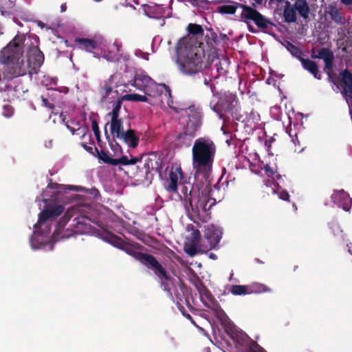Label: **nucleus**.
<instances>
[{
	"label": "nucleus",
	"mask_w": 352,
	"mask_h": 352,
	"mask_svg": "<svg viewBox=\"0 0 352 352\" xmlns=\"http://www.w3.org/2000/svg\"><path fill=\"white\" fill-rule=\"evenodd\" d=\"M73 232L74 234H84L88 232V217L85 214L76 217L73 220Z\"/></svg>",
	"instance_id": "obj_14"
},
{
	"label": "nucleus",
	"mask_w": 352,
	"mask_h": 352,
	"mask_svg": "<svg viewBox=\"0 0 352 352\" xmlns=\"http://www.w3.org/2000/svg\"><path fill=\"white\" fill-rule=\"evenodd\" d=\"M249 29H250V30H252V27H251V26H249Z\"/></svg>",
	"instance_id": "obj_51"
},
{
	"label": "nucleus",
	"mask_w": 352,
	"mask_h": 352,
	"mask_svg": "<svg viewBox=\"0 0 352 352\" xmlns=\"http://www.w3.org/2000/svg\"><path fill=\"white\" fill-rule=\"evenodd\" d=\"M240 7L243 9L241 12L242 19L253 21L260 28L267 27V21L266 19L256 10L243 5H240Z\"/></svg>",
	"instance_id": "obj_9"
},
{
	"label": "nucleus",
	"mask_w": 352,
	"mask_h": 352,
	"mask_svg": "<svg viewBox=\"0 0 352 352\" xmlns=\"http://www.w3.org/2000/svg\"><path fill=\"white\" fill-rule=\"evenodd\" d=\"M188 204L186 205V209L192 217H198L201 212H206L209 208L207 207L209 199L206 195H196L190 194Z\"/></svg>",
	"instance_id": "obj_6"
},
{
	"label": "nucleus",
	"mask_w": 352,
	"mask_h": 352,
	"mask_svg": "<svg viewBox=\"0 0 352 352\" xmlns=\"http://www.w3.org/2000/svg\"><path fill=\"white\" fill-rule=\"evenodd\" d=\"M71 215L69 212H67L64 216L58 222V226L61 228L65 226L67 221L70 219Z\"/></svg>",
	"instance_id": "obj_31"
},
{
	"label": "nucleus",
	"mask_w": 352,
	"mask_h": 352,
	"mask_svg": "<svg viewBox=\"0 0 352 352\" xmlns=\"http://www.w3.org/2000/svg\"><path fill=\"white\" fill-rule=\"evenodd\" d=\"M349 251H350V252L352 254V251H351V250H349Z\"/></svg>",
	"instance_id": "obj_52"
},
{
	"label": "nucleus",
	"mask_w": 352,
	"mask_h": 352,
	"mask_svg": "<svg viewBox=\"0 0 352 352\" xmlns=\"http://www.w3.org/2000/svg\"><path fill=\"white\" fill-rule=\"evenodd\" d=\"M0 91L7 93L10 101L23 100L28 95V88L21 79L17 78L12 81L0 84Z\"/></svg>",
	"instance_id": "obj_4"
},
{
	"label": "nucleus",
	"mask_w": 352,
	"mask_h": 352,
	"mask_svg": "<svg viewBox=\"0 0 352 352\" xmlns=\"http://www.w3.org/2000/svg\"><path fill=\"white\" fill-rule=\"evenodd\" d=\"M48 187L50 188H55L58 190V192H59V190L60 189H67V190H71L74 191H78L80 188L81 190H85L87 191L85 188H83L82 187L75 186H70V185H59L58 184H50L48 185Z\"/></svg>",
	"instance_id": "obj_25"
},
{
	"label": "nucleus",
	"mask_w": 352,
	"mask_h": 352,
	"mask_svg": "<svg viewBox=\"0 0 352 352\" xmlns=\"http://www.w3.org/2000/svg\"><path fill=\"white\" fill-rule=\"evenodd\" d=\"M91 195L94 197H96L98 195V191L95 188L89 189V197Z\"/></svg>",
	"instance_id": "obj_38"
},
{
	"label": "nucleus",
	"mask_w": 352,
	"mask_h": 352,
	"mask_svg": "<svg viewBox=\"0 0 352 352\" xmlns=\"http://www.w3.org/2000/svg\"><path fill=\"white\" fill-rule=\"evenodd\" d=\"M98 157L102 162L113 165H116L118 164V159H111L107 153L104 152H101L98 153Z\"/></svg>",
	"instance_id": "obj_27"
},
{
	"label": "nucleus",
	"mask_w": 352,
	"mask_h": 352,
	"mask_svg": "<svg viewBox=\"0 0 352 352\" xmlns=\"http://www.w3.org/2000/svg\"><path fill=\"white\" fill-rule=\"evenodd\" d=\"M91 127H92V130H93L96 138L99 140L100 132H99L98 124L96 121L93 120L91 122Z\"/></svg>",
	"instance_id": "obj_34"
},
{
	"label": "nucleus",
	"mask_w": 352,
	"mask_h": 352,
	"mask_svg": "<svg viewBox=\"0 0 352 352\" xmlns=\"http://www.w3.org/2000/svg\"><path fill=\"white\" fill-rule=\"evenodd\" d=\"M134 86L143 90L146 95L151 98H156L158 92L166 87L162 85H156L148 76L140 74L136 76L134 80Z\"/></svg>",
	"instance_id": "obj_5"
},
{
	"label": "nucleus",
	"mask_w": 352,
	"mask_h": 352,
	"mask_svg": "<svg viewBox=\"0 0 352 352\" xmlns=\"http://www.w3.org/2000/svg\"><path fill=\"white\" fill-rule=\"evenodd\" d=\"M295 8L300 14L306 18L309 12V8L307 3L302 0H297L295 3Z\"/></svg>",
	"instance_id": "obj_21"
},
{
	"label": "nucleus",
	"mask_w": 352,
	"mask_h": 352,
	"mask_svg": "<svg viewBox=\"0 0 352 352\" xmlns=\"http://www.w3.org/2000/svg\"><path fill=\"white\" fill-rule=\"evenodd\" d=\"M265 170L267 176H272L274 173L268 166H265Z\"/></svg>",
	"instance_id": "obj_37"
},
{
	"label": "nucleus",
	"mask_w": 352,
	"mask_h": 352,
	"mask_svg": "<svg viewBox=\"0 0 352 352\" xmlns=\"http://www.w3.org/2000/svg\"><path fill=\"white\" fill-rule=\"evenodd\" d=\"M120 102H118L113 108L112 112L109 113L111 117V121L107 124L109 125L110 133L113 138H119L122 137V134L125 131L122 126V122L118 118L119 111L120 109Z\"/></svg>",
	"instance_id": "obj_7"
},
{
	"label": "nucleus",
	"mask_w": 352,
	"mask_h": 352,
	"mask_svg": "<svg viewBox=\"0 0 352 352\" xmlns=\"http://www.w3.org/2000/svg\"><path fill=\"white\" fill-rule=\"evenodd\" d=\"M284 16L287 22H294L296 21V12L293 8H289L288 6L284 7Z\"/></svg>",
	"instance_id": "obj_23"
},
{
	"label": "nucleus",
	"mask_w": 352,
	"mask_h": 352,
	"mask_svg": "<svg viewBox=\"0 0 352 352\" xmlns=\"http://www.w3.org/2000/svg\"><path fill=\"white\" fill-rule=\"evenodd\" d=\"M155 98H151L149 96H146L143 95H140L138 94H126L123 96V99L125 100H129V101H141V102H148L151 104L157 102V101H153Z\"/></svg>",
	"instance_id": "obj_17"
},
{
	"label": "nucleus",
	"mask_w": 352,
	"mask_h": 352,
	"mask_svg": "<svg viewBox=\"0 0 352 352\" xmlns=\"http://www.w3.org/2000/svg\"><path fill=\"white\" fill-rule=\"evenodd\" d=\"M91 149H92V148H91V147H89V151H91Z\"/></svg>",
	"instance_id": "obj_50"
},
{
	"label": "nucleus",
	"mask_w": 352,
	"mask_h": 352,
	"mask_svg": "<svg viewBox=\"0 0 352 352\" xmlns=\"http://www.w3.org/2000/svg\"><path fill=\"white\" fill-rule=\"evenodd\" d=\"M14 113V109L10 105L6 104L3 106V116L6 118L11 117Z\"/></svg>",
	"instance_id": "obj_30"
},
{
	"label": "nucleus",
	"mask_w": 352,
	"mask_h": 352,
	"mask_svg": "<svg viewBox=\"0 0 352 352\" xmlns=\"http://www.w3.org/2000/svg\"><path fill=\"white\" fill-rule=\"evenodd\" d=\"M221 231L214 225H209L206 228L205 237L209 243V248H214L220 241Z\"/></svg>",
	"instance_id": "obj_11"
},
{
	"label": "nucleus",
	"mask_w": 352,
	"mask_h": 352,
	"mask_svg": "<svg viewBox=\"0 0 352 352\" xmlns=\"http://www.w3.org/2000/svg\"><path fill=\"white\" fill-rule=\"evenodd\" d=\"M192 238L193 239V243H194L195 248H199L197 242L200 239V233H199V232L198 230H193L192 232Z\"/></svg>",
	"instance_id": "obj_33"
},
{
	"label": "nucleus",
	"mask_w": 352,
	"mask_h": 352,
	"mask_svg": "<svg viewBox=\"0 0 352 352\" xmlns=\"http://www.w3.org/2000/svg\"><path fill=\"white\" fill-rule=\"evenodd\" d=\"M81 146L85 150L88 151V145L87 142H82Z\"/></svg>",
	"instance_id": "obj_41"
},
{
	"label": "nucleus",
	"mask_w": 352,
	"mask_h": 352,
	"mask_svg": "<svg viewBox=\"0 0 352 352\" xmlns=\"http://www.w3.org/2000/svg\"><path fill=\"white\" fill-rule=\"evenodd\" d=\"M255 2L257 3V4H261L263 1V0H254Z\"/></svg>",
	"instance_id": "obj_46"
},
{
	"label": "nucleus",
	"mask_w": 352,
	"mask_h": 352,
	"mask_svg": "<svg viewBox=\"0 0 352 352\" xmlns=\"http://www.w3.org/2000/svg\"><path fill=\"white\" fill-rule=\"evenodd\" d=\"M240 6L237 3H232V4L223 5L218 8L219 12L222 14H234L238 6Z\"/></svg>",
	"instance_id": "obj_20"
},
{
	"label": "nucleus",
	"mask_w": 352,
	"mask_h": 352,
	"mask_svg": "<svg viewBox=\"0 0 352 352\" xmlns=\"http://www.w3.org/2000/svg\"><path fill=\"white\" fill-rule=\"evenodd\" d=\"M316 57L322 58L324 60L327 68L331 67L333 60V54L327 50L322 49L319 52L318 56Z\"/></svg>",
	"instance_id": "obj_19"
},
{
	"label": "nucleus",
	"mask_w": 352,
	"mask_h": 352,
	"mask_svg": "<svg viewBox=\"0 0 352 352\" xmlns=\"http://www.w3.org/2000/svg\"><path fill=\"white\" fill-rule=\"evenodd\" d=\"M182 179V173L180 168H172L166 184V190L169 192H176L177 185Z\"/></svg>",
	"instance_id": "obj_12"
},
{
	"label": "nucleus",
	"mask_w": 352,
	"mask_h": 352,
	"mask_svg": "<svg viewBox=\"0 0 352 352\" xmlns=\"http://www.w3.org/2000/svg\"><path fill=\"white\" fill-rule=\"evenodd\" d=\"M166 96H168L169 95V93L166 90V94H165Z\"/></svg>",
	"instance_id": "obj_47"
},
{
	"label": "nucleus",
	"mask_w": 352,
	"mask_h": 352,
	"mask_svg": "<svg viewBox=\"0 0 352 352\" xmlns=\"http://www.w3.org/2000/svg\"><path fill=\"white\" fill-rule=\"evenodd\" d=\"M118 164L121 163L124 165H129V164H135L139 161V158L137 157H133L130 160L127 157H122L120 159L118 160Z\"/></svg>",
	"instance_id": "obj_29"
},
{
	"label": "nucleus",
	"mask_w": 352,
	"mask_h": 352,
	"mask_svg": "<svg viewBox=\"0 0 352 352\" xmlns=\"http://www.w3.org/2000/svg\"><path fill=\"white\" fill-rule=\"evenodd\" d=\"M44 62V54L38 46L31 47L28 52V63L35 72Z\"/></svg>",
	"instance_id": "obj_10"
},
{
	"label": "nucleus",
	"mask_w": 352,
	"mask_h": 352,
	"mask_svg": "<svg viewBox=\"0 0 352 352\" xmlns=\"http://www.w3.org/2000/svg\"><path fill=\"white\" fill-rule=\"evenodd\" d=\"M335 196L343 199V203L340 204L341 206L344 210H349L351 203V199L349 196L342 190L336 194Z\"/></svg>",
	"instance_id": "obj_22"
},
{
	"label": "nucleus",
	"mask_w": 352,
	"mask_h": 352,
	"mask_svg": "<svg viewBox=\"0 0 352 352\" xmlns=\"http://www.w3.org/2000/svg\"><path fill=\"white\" fill-rule=\"evenodd\" d=\"M60 9H61V12H65L67 9V6H66V3H63L60 6Z\"/></svg>",
	"instance_id": "obj_44"
},
{
	"label": "nucleus",
	"mask_w": 352,
	"mask_h": 352,
	"mask_svg": "<svg viewBox=\"0 0 352 352\" xmlns=\"http://www.w3.org/2000/svg\"><path fill=\"white\" fill-rule=\"evenodd\" d=\"M304 68L311 73L315 78L320 79V76L318 74V69L316 64L310 60L302 59L301 60Z\"/></svg>",
	"instance_id": "obj_18"
},
{
	"label": "nucleus",
	"mask_w": 352,
	"mask_h": 352,
	"mask_svg": "<svg viewBox=\"0 0 352 352\" xmlns=\"http://www.w3.org/2000/svg\"><path fill=\"white\" fill-rule=\"evenodd\" d=\"M42 104L50 109H52L54 107V105L52 103H50L47 98L43 97H42Z\"/></svg>",
	"instance_id": "obj_35"
},
{
	"label": "nucleus",
	"mask_w": 352,
	"mask_h": 352,
	"mask_svg": "<svg viewBox=\"0 0 352 352\" xmlns=\"http://www.w3.org/2000/svg\"><path fill=\"white\" fill-rule=\"evenodd\" d=\"M188 31L190 34L179 40L177 46V63L180 69L186 74L195 72L201 63L202 54L201 43L196 37L202 34V28L197 24H189Z\"/></svg>",
	"instance_id": "obj_2"
},
{
	"label": "nucleus",
	"mask_w": 352,
	"mask_h": 352,
	"mask_svg": "<svg viewBox=\"0 0 352 352\" xmlns=\"http://www.w3.org/2000/svg\"><path fill=\"white\" fill-rule=\"evenodd\" d=\"M24 41L23 36H16L0 51V84L26 74L23 50Z\"/></svg>",
	"instance_id": "obj_1"
},
{
	"label": "nucleus",
	"mask_w": 352,
	"mask_h": 352,
	"mask_svg": "<svg viewBox=\"0 0 352 352\" xmlns=\"http://www.w3.org/2000/svg\"><path fill=\"white\" fill-rule=\"evenodd\" d=\"M213 204H214V201H212V203H210V206H209V207H210Z\"/></svg>",
	"instance_id": "obj_48"
},
{
	"label": "nucleus",
	"mask_w": 352,
	"mask_h": 352,
	"mask_svg": "<svg viewBox=\"0 0 352 352\" xmlns=\"http://www.w3.org/2000/svg\"><path fill=\"white\" fill-rule=\"evenodd\" d=\"M74 43L79 47L88 50V38H76Z\"/></svg>",
	"instance_id": "obj_28"
},
{
	"label": "nucleus",
	"mask_w": 352,
	"mask_h": 352,
	"mask_svg": "<svg viewBox=\"0 0 352 352\" xmlns=\"http://www.w3.org/2000/svg\"><path fill=\"white\" fill-rule=\"evenodd\" d=\"M67 127L71 131L73 135H78L80 138H83L88 132V129L86 126H78V128L76 129L67 124Z\"/></svg>",
	"instance_id": "obj_24"
},
{
	"label": "nucleus",
	"mask_w": 352,
	"mask_h": 352,
	"mask_svg": "<svg viewBox=\"0 0 352 352\" xmlns=\"http://www.w3.org/2000/svg\"><path fill=\"white\" fill-rule=\"evenodd\" d=\"M122 136L118 139L122 140L129 146L135 147L138 145V139L135 135L133 131L127 130L124 132Z\"/></svg>",
	"instance_id": "obj_16"
},
{
	"label": "nucleus",
	"mask_w": 352,
	"mask_h": 352,
	"mask_svg": "<svg viewBox=\"0 0 352 352\" xmlns=\"http://www.w3.org/2000/svg\"><path fill=\"white\" fill-rule=\"evenodd\" d=\"M104 89H105V91H106V94H109V93L111 91V87H109V86H107H107L104 87Z\"/></svg>",
	"instance_id": "obj_42"
},
{
	"label": "nucleus",
	"mask_w": 352,
	"mask_h": 352,
	"mask_svg": "<svg viewBox=\"0 0 352 352\" xmlns=\"http://www.w3.org/2000/svg\"><path fill=\"white\" fill-rule=\"evenodd\" d=\"M89 48H96V46H97V43L96 42L94 41H91L89 40Z\"/></svg>",
	"instance_id": "obj_39"
},
{
	"label": "nucleus",
	"mask_w": 352,
	"mask_h": 352,
	"mask_svg": "<svg viewBox=\"0 0 352 352\" xmlns=\"http://www.w3.org/2000/svg\"><path fill=\"white\" fill-rule=\"evenodd\" d=\"M209 256H210V258H212V259H216V258H217L216 255H215V254H212V253L209 255Z\"/></svg>",
	"instance_id": "obj_45"
},
{
	"label": "nucleus",
	"mask_w": 352,
	"mask_h": 352,
	"mask_svg": "<svg viewBox=\"0 0 352 352\" xmlns=\"http://www.w3.org/2000/svg\"><path fill=\"white\" fill-rule=\"evenodd\" d=\"M142 260L146 265L154 270L155 274L158 276L166 278L165 272L164 271L163 268L153 257L147 254H144L142 256Z\"/></svg>",
	"instance_id": "obj_15"
},
{
	"label": "nucleus",
	"mask_w": 352,
	"mask_h": 352,
	"mask_svg": "<svg viewBox=\"0 0 352 352\" xmlns=\"http://www.w3.org/2000/svg\"><path fill=\"white\" fill-rule=\"evenodd\" d=\"M270 3L272 5H276L278 8H283L285 6H288L289 2L285 0H270Z\"/></svg>",
	"instance_id": "obj_32"
},
{
	"label": "nucleus",
	"mask_w": 352,
	"mask_h": 352,
	"mask_svg": "<svg viewBox=\"0 0 352 352\" xmlns=\"http://www.w3.org/2000/svg\"><path fill=\"white\" fill-rule=\"evenodd\" d=\"M186 252H188V254H189L191 256H194V254H195V250L194 248H191V249H186Z\"/></svg>",
	"instance_id": "obj_40"
},
{
	"label": "nucleus",
	"mask_w": 352,
	"mask_h": 352,
	"mask_svg": "<svg viewBox=\"0 0 352 352\" xmlns=\"http://www.w3.org/2000/svg\"><path fill=\"white\" fill-rule=\"evenodd\" d=\"M279 197L281 199L287 200L289 195L287 194V192L283 191L279 193Z\"/></svg>",
	"instance_id": "obj_36"
},
{
	"label": "nucleus",
	"mask_w": 352,
	"mask_h": 352,
	"mask_svg": "<svg viewBox=\"0 0 352 352\" xmlns=\"http://www.w3.org/2000/svg\"><path fill=\"white\" fill-rule=\"evenodd\" d=\"M215 152L216 147L211 140L205 138L196 140L192 148L194 168L209 170L212 166Z\"/></svg>",
	"instance_id": "obj_3"
},
{
	"label": "nucleus",
	"mask_w": 352,
	"mask_h": 352,
	"mask_svg": "<svg viewBox=\"0 0 352 352\" xmlns=\"http://www.w3.org/2000/svg\"><path fill=\"white\" fill-rule=\"evenodd\" d=\"M267 291L265 286L254 284L252 286H245V285H234L231 289V292L234 295H241L246 294H251L253 292H263Z\"/></svg>",
	"instance_id": "obj_13"
},
{
	"label": "nucleus",
	"mask_w": 352,
	"mask_h": 352,
	"mask_svg": "<svg viewBox=\"0 0 352 352\" xmlns=\"http://www.w3.org/2000/svg\"><path fill=\"white\" fill-rule=\"evenodd\" d=\"M199 125L200 123L199 120H196L195 123L192 120H190V122L187 124V133L190 136H193Z\"/></svg>",
	"instance_id": "obj_26"
},
{
	"label": "nucleus",
	"mask_w": 352,
	"mask_h": 352,
	"mask_svg": "<svg viewBox=\"0 0 352 352\" xmlns=\"http://www.w3.org/2000/svg\"><path fill=\"white\" fill-rule=\"evenodd\" d=\"M342 2L346 5L352 4V0H341Z\"/></svg>",
	"instance_id": "obj_43"
},
{
	"label": "nucleus",
	"mask_w": 352,
	"mask_h": 352,
	"mask_svg": "<svg viewBox=\"0 0 352 352\" xmlns=\"http://www.w3.org/2000/svg\"><path fill=\"white\" fill-rule=\"evenodd\" d=\"M96 2L100 1L101 0H94Z\"/></svg>",
	"instance_id": "obj_49"
},
{
	"label": "nucleus",
	"mask_w": 352,
	"mask_h": 352,
	"mask_svg": "<svg viewBox=\"0 0 352 352\" xmlns=\"http://www.w3.org/2000/svg\"><path fill=\"white\" fill-rule=\"evenodd\" d=\"M64 211V207L60 205H47L38 215L37 223L34 226L37 229L39 225L45 223L48 220H53Z\"/></svg>",
	"instance_id": "obj_8"
}]
</instances>
